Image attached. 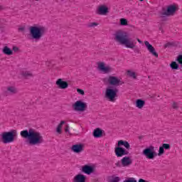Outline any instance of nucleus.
Returning <instances> with one entry per match:
<instances>
[{"instance_id":"f257e3e1","label":"nucleus","mask_w":182,"mask_h":182,"mask_svg":"<svg viewBox=\"0 0 182 182\" xmlns=\"http://www.w3.org/2000/svg\"><path fill=\"white\" fill-rule=\"evenodd\" d=\"M20 135L23 139H26L29 146H38L43 143V136H42L41 132L33 128L21 131Z\"/></svg>"},{"instance_id":"f03ea898","label":"nucleus","mask_w":182,"mask_h":182,"mask_svg":"<svg viewBox=\"0 0 182 182\" xmlns=\"http://www.w3.org/2000/svg\"><path fill=\"white\" fill-rule=\"evenodd\" d=\"M116 42L120 43V45H124L127 49H134L136 48V43L133 41H130L127 36V33L123 31H117L115 33L114 38Z\"/></svg>"},{"instance_id":"7ed1b4c3","label":"nucleus","mask_w":182,"mask_h":182,"mask_svg":"<svg viewBox=\"0 0 182 182\" xmlns=\"http://www.w3.org/2000/svg\"><path fill=\"white\" fill-rule=\"evenodd\" d=\"M30 35L34 41H41L46 32V28L41 26H32L29 27Z\"/></svg>"},{"instance_id":"20e7f679","label":"nucleus","mask_w":182,"mask_h":182,"mask_svg":"<svg viewBox=\"0 0 182 182\" xmlns=\"http://www.w3.org/2000/svg\"><path fill=\"white\" fill-rule=\"evenodd\" d=\"M17 136H18V133L16 132V130L4 132L1 134V141L4 144L14 143V141H15V137H17Z\"/></svg>"},{"instance_id":"39448f33","label":"nucleus","mask_w":182,"mask_h":182,"mask_svg":"<svg viewBox=\"0 0 182 182\" xmlns=\"http://www.w3.org/2000/svg\"><path fill=\"white\" fill-rule=\"evenodd\" d=\"M117 92H119L117 89L107 88L105 94V99H107L109 102H114L117 97Z\"/></svg>"},{"instance_id":"423d86ee","label":"nucleus","mask_w":182,"mask_h":182,"mask_svg":"<svg viewBox=\"0 0 182 182\" xmlns=\"http://www.w3.org/2000/svg\"><path fill=\"white\" fill-rule=\"evenodd\" d=\"M97 69L102 73L107 74L112 73L113 72V68L110 65H106L105 62H98L97 63Z\"/></svg>"},{"instance_id":"0eeeda50","label":"nucleus","mask_w":182,"mask_h":182,"mask_svg":"<svg viewBox=\"0 0 182 182\" xmlns=\"http://www.w3.org/2000/svg\"><path fill=\"white\" fill-rule=\"evenodd\" d=\"M177 11V6L175 5H170L168 6L166 10H163L161 13V16L166 17V16H173L174 14H176Z\"/></svg>"},{"instance_id":"6e6552de","label":"nucleus","mask_w":182,"mask_h":182,"mask_svg":"<svg viewBox=\"0 0 182 182\" xmlns=\"http://www.w3.org/2000/svg\"><path fill=\"white\" fill-rule=\"evenodd\" d=\"M86 107H87L86 102H83L80 100L76 101L73 105V109L75 112H85V110H86Z\"/></svg>"},{"instance_id":"1a4fd4ad","label":"nucleus","mask_w":182,"mask_h":182,"mask_svg":"<svg viewBox=\"0 0 182 182\" xmlns=\"http://www.w3.org/2000/svg\"><path fill=\"white\" fill-rule=\"evenodd\" d=\"M143 154L149 160H153L156 157V152H154V146H149L143 151Z\"/></svg>"},{"instance_id":"9d476101","label":"nucleus","mask_w":182,"mask_h":182,"mask_svg":"<svg viewBox=\"0 0 182 182\" xmlns=\"http://www.w3.org/2000/svg\"><path fill=\"white\" fill-rule=\"evenodd\" d=\"M95 14L97 15L105 16V15L109 14V8H107L106 5H100L97 8Z\"/></svg>"},{"instance_id":"9b49d317","label":"nucleus","mask_w":182,"mask_h":182,"mask_svg":"<svg viewBox=\"0 0 182 182\" xmlns=\"http://www.w3.org/2000/svg\"><path fill=\"white\" fill-rule=\"evenodd\" d=\"M145 46L147 49V50L151 53L152 56H154L155 58H159V53L156 51V48L153 47L149 41H145Z\"/></svg>"},{"instance_id":"f8f14e48","label":"nucleus","mask_w":182,"mask_h":182,"mask_svg":"<svg viewBox=\"0 0 182 182\" xmlns=\"http://www.w3.org/2000/svg\"><path fill=\"white\" fill-rule=\"evenodd\" d=\"M81 171L84 173V174L90 176V174H92V173H95V167L86 164L82 166Z\"/></svg>"},{"instance_id":"ddd939ff","label":"nucleus","mask_w":182,"mask_h":182,"mask_svg":"<svg viewBox=\"0 0 182 182\" xmlns=\"http://www.w3.org/2000/svg\"><path fill=\"white\" fill-rule=\"evenodd\" d=\"M108 82L112 86H119V85L123 83L120 79L116 76H109L108 78Z\"/></svg>"},{"instance_id":"4468645a","label":"nucleus","mask_w":182,"mask_h":182,"mask_svg":"<svg viewBox=\"0 0 182 182\" xmlns=\"http://www.w3.org/2000/svg\"><path fill=\"white\" fill-rule=\"evenodd\" d=\"M55 85L58 86V89H68L69 87V84L66 81H63L62 78H59L56 80Z\"/></svg>"},{"instance_id":"2eb2a0df","label":"nucleus","mask_w":182,"mask_h":182,"mask_svg":"<svg viewBox=\"0 0 182 182\" xmlns=\"http://www.w3.org/2000/svg\"><path fill=\"white\" fill-rule=\"evenodd\" d=\"M85 150V146L83 144H75L73 145L71 147V151H73V153H76L79 154V153H82Z\"/></svg>"},{"instance_id":"dca6fc26","label":"nucleus","mask_w":182,"mask_h":182,"mask_svg":"<svg viewBox=\"0 0 182 182\" xmlns=\"http://www.w3.org/2000/svg\"><path fill=\"white\" fill-rule=\"evenodd\" d=\"M114 153L117 157H123V156H126L127 154L126 149L120 146L115 148Z\"/></svg>"},{"instance_id":"f3484780","label":"nucleus","mask_w":182,"mask_h":182,"mask_svg":"<svg viewBox=\"0 0 182 182\" xmlns=\"http://www.w3.org/2000/svg\"><path fill=\"white\" fill-rule=\"evenodd\" d=\"M73 182H86V176L78 173L74 176Z\"/></svg>"},{"instance_id":"a211bd4d","label":"nucleus","mask_w":182,"mask_h":182,"mask_svg":"<svg viewBox=\"0 0 182 182\" xmlns=\"http://www.w3.org/2000/svg\"><path fill=\"white\" fill-rule=\"evenodd\" d=\"M92 136H94L95 139H100L103 136V130L100 129V128L94 129Z\"/></svg>"},{"instance_id":"6ab92c4d","label":"nucleus","mask_w":182,"mask_h":182,"mask_svg":"<svg viewBox=\"0 0 182 182\" xmlns=\"http://www.w3.org/2000/svg\"><path fill=\"white\" fill-rule=\"evenodd\" d=\"M121 163L123 167H127V166H130V164H132V159L129 156H125L122 158Z\"/></svg>"},{"instance_id":"aec40b11","label":"nucleus","mask_w":182,"mask_h":182,"mask_svg":"<svg viewBox=\"0 0 182 182\" xmlns=\"http://www.w3.org/2000/svg\"><path fill=\"white\" fill-rule=\"evenodd\" d=\"M6 90L9 95H16V93H18V88L14 85L8 86Z\"/></svg>"},{"instance_id":"412c9836","label":"nucleus","mask_w":182,"mask_h":182,"mask_svg":"<svg viewBox=\"0 0 182 182\" xmlns=\"http://www.w3.org/2000/svg\"><path fill=\"white\" fill-rule=\"evenodd\" d=\"M117 146L118 147H122V146H124L127 150H130V144H129L127 141L119 140L118 141Z\"/></svg>"},{"instance_id":"4be33fe9","label":"nucleus","mask_w":182,"mask_h":182,"mask_svg":"<svg viewBox=\"0 0 182 182\" xmlns=\"http://www.w3.org/2000/svg\"><path fill=\"white\" fill-rule=\"evenodd\" d=\"M2 52L4 55H7V56H11V55H14V51L9 47L4 46L3 48Z\"/></svg>"},{"instance_id":"5701e85b","label":"nucleus","mask_w":182,"mask_h":182,"mask_svg":"<svg viewBox=\"0 0 182 182\" xmlns=\"http://www.w3.org/2000/svg\"><path fill=\"white\" fill-rule=\"evenodd\" d=\"M146 105V102L143 100L138 99L136 101L135 106L138 109H141L142 107H144V105Z\"/></svg>"},{"instance_id":"b1692460","label":"nucleus","mask_w":182,"mask_h":182,"mask_svg":"<svg viewBox=\"0 0 182 182\" xmlns=\"http://www.w3.org/2000/svg\"><path fill=\"white\" fill-rule=\"evenodd\" d=\"M66 123L65 121H61L59 124L57 126L56 128V133L58 134H62V128L63 127V125Z\"/></svg>"},{"instance_id":"393cba45","label":"nucleus","mask_w":182,"mask_h":182,"mask_svg":"<svg viewBox=\"0 0 182 182\" xmlns=\"http://www.w3.org/2000/svg\"><path fill=\"white\" fill-rule=\"evenodd\" d=\"M170 68L173 70H178V64H177V63L176 61H173L172 63H171L170 64Z\"/></svg>"},{"instance_id":"a878e982","label":"nucleus","mask_w":182,"mask_h":182,"mask_svg":"<svg viewBox=\"0 0 182 182\" xmlns=\"http://www.w3.org/2000/svg\"><path fill=\"white\" fill-rule=\"evenodd\" d=\"M22 76L24 77H32V73L29 71L23 70L21 72Z\"/></svg>"},{"instance_id":"bb28decb","label":"nucleus","mask_w":182,"mask_h":182,"mask_svg":"<svg viewBox=\"0 0 182 182\" xmlns=\"http://www.w3.org/2000/svg\"><path fill=\"white\" fill-rule=\"evenodd\" d=\"M127 76H129L130 77H132V79H136V73H134L132 70H128L127 72Z\"/></svg>"},{"instance_id":"cd10ccee","label":"nucleus","mask_w":182,"mask_h":182,"mask_svg":"<svg viewBox=\"0 0 182 182\" xmlns=\"http://www.w3.org/2000/svg\"><path fill=\"white\" fill-rule=\"evenodd\" d=\"M119 22L122 26H127V19L126 18H120Z\"/></svg>"},{"instance_id":"c85d7f7f","label":"nucleus","mask_w":182,"mask_h":182,"mask_svg":"<svg viewBox=\"0 0 182 182\" xmlns=\"http://www.w3.org/2000/svg\"><path fill=\"white\" fill-rule=\"evenodd\" d=\"M99 24L96 22H91V23H89L87 26L88 28H96V26H98Z\"/></svg>"},{"instance_id":"c756f323","label":"nucleus","mask_w":182,"mask_h":182,"mask_svg":"<svg viewBox=\"0 0 182 182\" xmlns=\"http://www.w3.org/2000/svg\"><path fill=\"white\" fill-rule=\"evenodd\" d=\"M120 178L119 176H112L110 179V182H119Z\"/></svg>"},{"instance_id":"7c9ffc66","label":"nucleus","mask_w":182,"mask_h":182,"mask_svg":"<svg viewBox=\"0 0 182 182\" xmlns=\"http://www.w3.org/2000/svg\"><path fill=\"white\" fill-rule=\"evenodd\" d=\"M162 147L165 149V150H170V145L168 144H163Z\"/></svg>"},{"instance_id":"2f4dec72","label":"nucleus","mask_w":182,"mask_h":182,"mask_svg":"<svg viewBox=\"0 0 182 182\" xmlns=\"http://www.w3.org/2000/svg\"><path fill=\"white\" fill-rule=\"evenodd\" d=\"M164 154V148L163 146L159 147V156Z\"/></svg>"},{"instance_id":"473e14b6","label":"nucleus","mask_w":182,"mask_h":182,"mask_svg":"<svg viewBox=\"0 0 182 182\" xmlns=\"http://www.w3.org/2000/svg\"><path fill=\"white\" fill-rule=\"evenodd\" d=\"M77 93H79V95H82V96H83V95H85V91L82 89H77Z\"/></svg>"},{"instance_id":"72a5a7b5","label":"nucleus","mask_w":182,"mask_h":182,"mask_svg":"<svg viewBox=\"0 0 182 182\" xmlns=\"http://www.w3.org/2000/svg\"><path fill=\"white\" fill-rule=\"evenodd\" d=\"M177 62L180 63V65H182V55H180L177 58Z\"/></svg>"},{"instance_id":"f704fd0d","label":"nucleus","mask_w":182,"mask_h":182,"mask_svg":"<svg viewBox=\"0 0 182 182\" xmlns=\"http://www.w3.org/2000/svg\"><path fill=\"white\" fill-rule=\"evenodd\" d=\"M173 109H178V105L176 102H173L172 105Z\"/></svg>"},{"instance_id":"c9c22d12","label":"nucleus","mask_w":182,"mask_h":182,"mask_svg":"<svg viewBox=\"0 0 182 182\" xmlns=\"http://www.w3.org/2000/svg\"><path fill=\"white\" fill-rule=\"evenodd\" d=\"M18 31L19 32H24L25 31V27L21 26L18 28Z\"/></svg>"},{"instance_id":"e433bc0d","label":"nucleus","mask_w":182,"mask_h":182,"mask_svg":"<svg viewBox=\"0 0 182 182\" xmlns=\"http://www.w3.org/2000/svg\"><path fill=\"white\" fill-rule=\"evenodd\" d=\"M13 50L14 52H18V50H19V48H18L17 46H14L13 47Z\"/></svg>"},{"instance_id":"4c0bfd02","label":"nucleus","mask_w":182,"mask_h":182,"mask_svg":"<svg viewBox=\"0 0 182 182\" xmlns=\"http://www.w3.org/2000/svg\"><path fill=\"white\" fill-rule=\"evenodd\" d=\"M65 133H69V125H66L65 128Z\"/></svg>"},{"instance_id":"58836bf2","label":"nucleus","mask_w":182,"mask_h":182,"mask_svg":"<svg viewBox=\"0 0 182 182\" xmlns=\"http://www.w3.org/2000/svg\"><path fill=\"white\" fill-rule=\"evenodd\" d=\"M124 182H136V181L133 179H128V180H125Z\"/></svg>"},{"instance_id":"ea45409f","label":"nucleus","mask_w":182,"mask_h":182,"mask_svg":"<svg viewBox=\"0 0 182 182\" xmlns=\"http://www.w3.org/2000/svg\"><path fill=\"white\" fill-rule=\"evenodd\" d=\"M138 182H146V180L140 178Z\"/></svg>"},{"instance_id":"a19ab883","label":"nucleus","mask_w":182,"mask_h":182,"mask_svg":"<svg viewBox=\"0 0 182 182\" xmlns=\"http://www.w3.org/2000/svg\"><path fill=\"white\" fill-rule=\"evenodd\" d=\"M136 41H137V42H139V43H141V40H139V38H136Z\"/></svg>"},{"instance_id":"79ce46f5","label":"nucleus","mask_w":182,"mask_h":182,"mask_svg":"<svg viewBox=\"0 0 182 182\" xmlns=\"http://www.w3.org/2000/svg\"><path fill=\"white\" fill-rule=\"evenodd\" d=\"M2 9V6H0V10Z\"/></svg>"},{"instance_id":"37998d69","label":"nucleus","mask_w":182,"mask_h":182,"mask_svg":"<svg viewBox=\"0 0 182 182\" xmlns=\"http://www.w3.org/2000/svg\"><path fill=\"white\" fill-rule=\"evenodd\" d=\"M141 2H142V1H144V0H139Z\"/></svg>"},{"instance_id":"c03bdc74","label":"nucleus","mask_w":182,"mask_h":182,"mask_svg":"<svg viewBox=\"0 0 182 182\" xmlns=\"http://www.w3.org/2000/svg\"><path fill=\"white\" fill-rule=\"evenodd\" d=\"M34 1H39V0H34Z\"/></svg>"}]
</instances>
